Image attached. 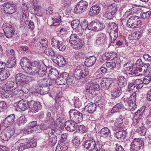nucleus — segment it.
<instances>
[{"label": "nucleus", "instance_id": "obj_50", "mask_svg": "<svg viewBox=\"0 0 151 151\" xmlns=\"http://www.w3.org/2000/svg\"><path fill=\"white\" fill-rule=\"evenodd\" d=\"M89 84L94 92L96 91H99L100 90V86L98 84L93 83L92 82H90Z\"/></svg>", "mask_w": 151, "mask_h": 151}, {"label": "nucleus", "instance_id": "obj_16", "mask_svg": "<svg viewBox=\"0 0 151 151\" xmlns=\"http://www.w3.org/2000/svg\"><path fill=\"white\" fill-rule=\"evenodd\" d=\"M21 66L23 69L24 70L25 68H27L31 65L30 61L27 58H22L20 63Z\"/></svg>", "mask_w": 151, "mask_h": 151}, {"label": "nucleus", "instance_id": "obj_62", "mask_svg": "<svg viewBox=\"0 0 151 151\" xmlns=\"http://www.w3.org/2000/svg\"><path fill=\"white\" fill-rule=\"evenodd\" d=\"M66 80H64L60 78H57L55 81L56 83L58 85H65Z\"/></svg>", "mask_w": 151, "mask_h": 151}, {"label": "nucleus", "instance_id": "obj_32", "mask_svg": "<svg viewBox=\"0 0 151 151\" xmlns=\"http://www.w3.org/2000/svg\"><path fill=\"white\" fill-rule=\"evenodd\" d=\"M28 104L27 103L23 100H21L19 101L17 104V106L18 108L22 111L25 110L28 107Z\"/></svg>", "mask_w": 151, "mask_h": 151}, {"label": "nucleus", "instance_id": "obj_51", "mask_svg": "<svg viewBox=\"0 0 151 151\" xmlns=\"http://www.w3.org/2000/svg\"><path fill=\"white\" fill-rule=\"evenodd\" d=\"M105 66H106L108 68H110L111 70L114 69V68L116 66V64L115 62H108L105 63Z\"/></svg>", "mask_w": 151, "mask_h": 151}, {"label": "nucleus", "instance_id": "obj_18", "mask_svg": "<svg viewBox=\"0 0 151 151\" xmlns=\"http://www.w3.org/2000/svg\"><path fill=\"white\" fill-rule=\"evenodd\" d=\"M52 19L53 25L54 26H58L61 22V16L58 13H54L52 14Z\"/></svg>", "mask_w": 151, "mask_h": 151}, {"label": "nucleus", "instance_id": "obj_55", "mask_svg": "<svg viewBox=\"0 0 151 151\" xmlns=\"http://www.w3.org/2000/svg\"><path fill=\"white\" fill-rule=\"evenodd\" d=\"M49 91V88L48 86L42 87L40 89V94L42 95H44L47 94Z\"/></svg>", "mask_w": 151, "mask_h": 151}, {"label": "nucleus", "instance_id": "obj_17", "mask_svg": "<svg viewBox=\"0 0 151 151\" xmlns=\"http://www.w3.org/2000/svg\"><path fill=\"white\" fill-rule=\"evenodd\" d=\"M64 127L69 132H73L76 129V126L70 121H67L64 124Z\"/></svg>", "mask_w": 151, "mask_h": 151}, {"label": "nucleus", "instance_id": "obj_7", "mask_svg": "<svg viewBox=\"0 0 151 151\" xmlns=\"http://www.w3.org/2000/svg\"><path fill=\"white\" fill-rule=\"evenodd\" d=\"M88 5V3L86 1H81L76 5L74 11L77 14L81 13L86 10Z\"/></svg>", "mask_w": 151, "mask_h": 151}, {"label": "nucleus", "instance_id": "obj_1", "mask_svg": "<svg viewBox=\"0 0 151 151\" xmlns=\"http://www.w3.org/2000/svg\"><path fill=\"white\" fill-rule=\"evenodd\" d=\"M142 24L140 17L136 15L130 16L127 21V26L132 29L139 28Z\"/></svg>", "mask_w": 151, "mask_h": 151}, {"label": "nucleus", "instance_id": "obj_43", "mask_svg": "<svg viewBox=\"0 0 151 151\" xmlns=\"http://www.w3.org/2000/svg\"><path fill=\"white\" fill-rule=\"evenodd\" d=\"M134 85L135 86L137 90L141 88L143 86V83L140 79H137L134 82Z\"/></svg>", "mask_w": 151, "mask_h": 151}, {"label": "nucleus", "instance_id": "obj_63", "mask_svg": "<svg viewBox=\"0 0 151 151\" xmlns=\"http://www.w3.org/2000/svg\"><path fill=\"white\" fill-rule=\"evenodd\" d=\"M6 103L4 101L0 102V112H2L6 108Z\"/></svg>", "mask_w": 151, "mask_h": 151}, {"label": "nucleus", "instance_id": "obj_21", "mask_svg": "<svg viewBox=\"0 0 151 151\" xmlns=\"http://www.w3.org/2000/svg\"><path fill=\"white\" fill-rule=\"evenodd\" d=\"M106 38V35L103 33L99 34L98 35L96 42L97 45H101L104 43Z\"/></svg>", "mask_w": 151, "mask_h": 151}, {"label": "nucleus", "instance_id": "obj_61", "mask_svg": "<svg viewBox=\"0 0 151 151\" xmlns=\"http://www.w3.org/2000/svg\"><path fill=\"white\" fill-rule=\"evenodd\" d=\"M102 146V145L100 144L99 142H96L95 145H94L92 150H94L95 151H98L101 150Z\"/></svg>", "mask_w": 151, "mask_h": 151}, {"label": "nucleus", "instance_id": "obj_20", "mask_svg": "<svg viewBox=\"0 0 151 151\" xmlns=\"http://www.w3.org/2000/svg\"><path fill=\"white\" fill-rule=\"evenodd\" d=\"M101 9L98 5H95L91 7L89 12V14L91 16L97 15L100 12Z\"/></svg>", "mask_w": 151, "mask_h": 151}, {"label": "nucleus", "instance_id": "obj_56", "mask_svg": "<svg viewBox=\"0 0 151 151\" xmlns=\"http://www.w3.org/2000/svg\"><path fill=\"white\" fill-rule=\"evenodd\" d=\"M80 22L78 20H74L71 22V25L72 28L76 29L78 26Z\"/></svg>", "mask_w": 151, "mask_h": 151}, {"label": "nucleus", "instance_id": "obj_28", "mask_svg": "<svg viewBox=\"0 0 151 151\" xmlns=\"http://www.w3.org/2000/svg\"><path fill=\"white\" fill-rule=\"evenodd\" d=\"M45 71V75L46 74V73L48 74L49 76H50V78L52 77V76H56L57 73H58L57 71L55 70L52 69L51 67H48L47 68Z\"/></svg>", "mask_w": 151, "mask_h": 151}, {"label": "nucleus", "instance_id": "obj_26", "mask_svg": "<svg viewBox=\"0 0 151 151\" xmlns=\"http://www.w3.org/2000/svg\"><path fill=\"white\" fill-rule=\"evenodd\" d=\"M123 119L120 118H118L115 121L114 125L115 127V129L121 130L122 129L124 126L123 124Z\"/></svg>", "mask_w": 151, "mask_h": 151}, {"label": "nucleus", "instance_id": "obj_64", "mask_svg": "<svg viewBox=\"0 0 151 151\" xmlns=\"http://www.w3.org/2000/svg\"><path fill=\"white\" fill-rule=\"evenodd\" d=\"M46 11V14L48 15L51 14L52 15V14L55 13L53 11V8L50 6H49L47 8Z\"/></svg>", "mask_w": 151, "mask_h": 151}, {"label": "nucleus", "instance_id": "obj_14", "mask_svg": "<svg viewBox=\"0 0 151 151\" xmlns=\"http://www.w3.org/2000/svg\"><path fill=\"white\" fill-rule=\"evenodd\" d=\"M96 60V58L94 56L87 57L86 58L85 65L88 67H91L95 63Z\"/></svg>", "mask_w": 151, "mask_h": 151}, {"label": "nucleus", "instance_id": "obj_24", "mask_svg": "<svg viewBox=\"0 0 151 151\" xmlns=\"http://www.w3.org/2000/svg\"><path fill=\"white\" fill-rule=\"evenodd\" d=\"M127 133L125 131L122 130L116 132L115 135V137L117 139H120L124 140L126 139V134Z\"/></svg>", "mask_w": 151, "mask_h": 151}, {"label": "nucleus", "instance_id": "obj_39", "mask_svg": "<svg viewBox=\"0 0 151 151\" xmlns=\"http://www.w3.org/2000/svg\"><path fill=\"white\" fill-rule=\"evenodd\" d=\"M57 138L55 134L50 136L49 139V143L52 147L56 143Z\"/></svg>", "mask_w": 151, "mask_h": 151}, {"label": "nucleus", "instance_id": "obj_37", "mask_svg": "<svg viewBox=\"0 0 151 151\" xmlns=\"http://www.w3.org/2000/svg\"><path fill=\"white\" fill-rule=\"evenodd\" d=\"M141 118H139L137 116H134L133 118V122L132 125L136 128L139 127L141 124V122H140Z\"/></svg>", "mask_w": 151, "mask_h": 151}, {"label": "nucleus", "instance_id": "obj_8", "mask_svg": "<svg viewBox=\"0 0 151 151\" xmlns=\"http://www.w3.org/2000/svg\"><path fill=\"white\" fill-rule=\"evenodd\" d=\"M28 107L32 113H36L42 108V106L40 102L31 101L28 103Z\"/></svg>", "mask_w": 151, "mask_h": 151}, {"label": "nucleus", "instance_id": "obj_4", "mask_svg": "<svg viewBox=\"0 0 151 151\" xmlns=\"http://www.w3.org/2000/svg\"><path fill=\"white\" fill-rule=\"evenodd\" d=\"M69 114L70 119L74 123L78 124L82 120L83 114L76 110H70L69 111Z\"/></svg>", "mask_w": 151, "mask_h": 151}, {"label": "nucleus", "instance_id": "obj_13", "mask_svg": "<svg viewBox=\"0 0 151 151\" xmlns=\"http://www.w3.org/2000/svg\"><path fill=\"white\" fill-rule=\"evenodd\" d=\"M37 124L36 121H33L29 123L28 127L23 129L24 133L25 134H29L34 130V127H35Z\"/></svg>", "mask_w": 151, "mask_h": 151}, {"label": "nucleus", "instance_id": "obj_5", "mask_svg": "<svg viewBox=\"0 0 151 151\" xmlns=\"http://www.w3.org/2000/svg\"><path fill=\"white\" fill-rule=\"evenodd\" d=\"M16 84L20 85L28 84L32 80V77L27 76L21 73L17 74L15 77Z\"/></svg>", "mask_w": 151, "mask_h": 151}, {"label": "nucleus", "instance_id": "obj_42", "mask_svg": "<svg viewBox=\"0 0 151 151\" xmlns=\"http://www.w3.org/2000/svg\"><path fill=\"white\" fill-rule=\"evenodd\" d=\"M79 37L76 34H72L71 35L69 39V42L71 44L76 42L80 39Z\"/></svg>", "mask_w": 151, "mask_h": 151}, {"label": "nucleus", "instance_id": "obj_49", "mask_svg": "<svg viewBox=\"0 0 151 151\" xmlns=\"http://www.w3.org/2000/svg\"><path fill=\"white\" fill-rule=\"evenodd\" d=\"M27 122V119L24 116H22L19 117L17 120L16 122L19 125L23 124Z\"/></svg>", "mask_w": 151, "mask_h": 151}, {"label": "nucleus", "instance_id": "obj_31", "mask_svg": "<svg viewBox=\"0 0 151 151\" xmlns=\"http://www.w3.org/2000/svg\"><path fill=\"white\" fill-rule=\"evenodd\" d=\"M55 57L56 58V61L58 64L64 66L66 65L67 61L63 56L56 55Z\"/></svg>", "mask_w": 151, "mask_h": 151}, {"label": "nucleus", "instance_id": "obj_3", "mask_svg": "<svg viewBox=\"0 0 151 151\" xmlns=\"http://www.w3.org/2000/svg\"><path fill=\"white\" fill-rule=\"evenodd\" d=\"M36 145L37 142L35 139H24L23 141V142L20 144L17 147L18 150L19 151H22L27 148L35 147Z\"/></svg>", "mask_w": 151, "mask_h": 151}, {"label": "nucleus", "instance_id": "obj_41", "mask_svg": "<svg viewBox=\"0 0 151 151\" xmlns=\"http://www.w3.org/2000/svg\"><path fill=\"white\" fill-rule=\"evenodd\" d=\"M59 37L55 36L52 37L51 40V45L52 46L55 48L60 42Z\"/></svg>", "mask_w": 151, "mask_h": 151}, {"label": "nucleus", "instance_id": "obj_10", "mask_svg": "<svg viewBox=\"0 0 151 151\" xmlns=\"http://www.w3.org/2000/svg\"><path fill=\"white\" fill-rule=\"evenodd\" d=\"M100 134L102 137L106 139L107 141L110 140L111 139L110 131L107 127L103 128L101 130Z\"/></svg>", "mask_w": 151, "mask_h": 151}, {"label": "nucleus", "instance_id": "obj_40", "mask_svg": "<svg viewBox=\"0 0 151 151\" xmlns=\"http://www.w3.org/2000/svg\"><path fill=\"white\" fill-rule=\"evenodd\" d=\"M88 23L87 21L86 20H84L83 22H82L81 24V27L83 30L84 31H86V30H91L90 29L88 28L89 27H91V23H90L89 26H88Z\"/></svg>", "mask_w": 151, "mask_h": 151}, {"label": "nucleus", "instance_id": "obj_53", "mask_svg": "<svg viewBox=\"0 0 151 151\" xmlns=\"http://www.w3.org/2000/svg\"><path fill=\"white\" fill-rule=\"evenodd\" d=\"M48 81L46 79H44L40 80L38 81V85L41 87H43L48 86ZM50 85V84H48Z\"/></svg>", "mask_w": 151, "mask_h": 151}, {"label": "nucleus", "instance_id": "obj_60", "mask_svg": "<svg viewBox=\"0 0 151 151\" xmlns=\"http://www.w3.org/2000/svg\"><path fill=\"white\" fill-rule=\"evenodd\" d=\"M151 80V77L150 76H146L144 77L142 82L145 84H147L150 82Z\"/></svg>", "mask_w": 151, "mask_h": 151}, {"label": "nucleus", "instance_id": "obj_6", "mask_svg": "<svg viewBox=\"0 0 151 151\" xmlns=\"http://www.w3.org/2000/svg\"><path fill=\"white\" fill-rule=\"evenodd\" d=\"M144 145L143 140L142 139H134L130 144V150L131 151H138Z\"/></svg>", "mask_w": 151, "mask_h": 151}, {"label": "nucleus", "instance_id": "obj_9", "mask_svg": "<svg viewBox=\"0 0 151 151\" xmlns=\"http://www.w3.org/2000/svg\"><path fill=\"white\" fill-rule=\"evenodd\" d=\"M91 27H90L88 29L96 32L101 31L105 28L104 23L99 21H97L96 22H92L91 23Z\"/></svg>", "mask_w": 151, "mask_h": 151}, {"label": "nucleus", "instance_id": "obj_30", "mask_svg": "<svg viewBox=\"0 0 151 151\" xmlns=\"http://www.w3.org/2000/svg\"><path fill=\"white\" fill-rule=\"evenodd\" d=\"M142 35V33L139 31H137L132 33L129 36L130 39L136 40L139 39Z\"/></svg>", "mask_w": 151, "mask_h": 151}, {"label": "nucleus", "instance_id": "obj_38", "mask_svg": "<svg viewBox=\"0 0 151 151\" xmlns=\"http://www.w3.org/2000/svg\"><path fill=\"white\" fill-rule=\"evenodd\" d=\"M10 52L11 54V56H10L11 58L10 61V68L13 67L15 65L16 63V60H15V52L14 50L12 49L10 50Z\"/></svg>", "mask_w": 151, "mask_h": 151}, {"label": "nucleus", "instance_id": "obj_33", "mask_svg": "<svg viewBox=\"0 0 151 151\" xmlns=\"http://www.w3.org/2000/svg\"><path fill=\"white\" fill-rule=\"evenodd\" d=\"M122 94V91L120 88L116 87L114 88L111 91V95L114 97L117 98Z\"/></svg>", "mask_w": 151, "mask_h": 151}, {"label": "nucleus", "instance_id": "obj_54", "mask_svg": "<svg viewBox=\"0 0 151 151\" xmlns=\"http://www.w3.org/2000/svg\"><path fill=\"white\" fill-rule=\"evenodd\" d=\"M72 142L75 147H78L80 142L79 137L78 136L75 137L73 139Z\"/></svg>", "mask_w": 151, "mask_h": 151}, {"label": "nucleus", "instance_id": "obj_59", "mask_svg": "<svg viewBox=\"0 0 151 151\" xmlns=\"http://www.w3.org/2000/svg\"><path fill=\"white\" fill-rule=\"evenodd\" d=\"M16 4L12 2L10 4V14L14 13L16 11Z\"/></svg>", "mask_w": 151, "mask_h": 151}, {"label": "nucleus", "instance_id": "obj_29", "mask_svg": "<svg viewBox=\"0 0 151 151\" xmlns=\"http://www.w3.org/2000/svg\"><path fill=\"white\" fill-rule=\"evenodd\" d=\"M33 8L35 15L38 16H41L43 15L42 8L40 6L38 5H34Z\"/></svg>", "mask_w": 151, "mask_h": 151}, {"label": "nucleus", "instance_id": "obj_12", "mask_svg": "<svg viewBox=\"0 0 151 151\" xmlns=\"http://www.w3.org/2000/svg\"><path fill=\"white\" fill-rule=\"evenodd\" d=\"M97 106L94 103H90L87 104L84 108V111H83V113L84 111H86L88 113L92 114L96 111Z\"/></svg>", "mask_w": 151, "mask_h": 151}, {"label": "nucleus", "instance_id": "obj_44", "mask_svg": "<svg viewBox=\"0 0 151 151\" xmlns=\"http://www.w3.org/2000/svg\"><path fill=\"white\" fill-rule=\"evenodd\" d=\"M86 90L87 92L88 93L87 95L90 96V98H92L94 97V96L95 95V93L94 91H93V90L89 83Z\"/></svg>", "mask_w": 151, "mask_h": 151}, {"label": "nucleus", "instance_id": "obj_52", "mask_svg": "<svg viewBox=\"0 0 151 151\" xmlns=\"http://www.w3.org/2000/svg\"><path fill=\"white\" fill-rule=\"evenodd\" d=\"M151 12L150 11H147L146 12H142L141 13V17L143 19H148L151 16Z\"/></svg>", "mask_w": 151, "mask_h": 151}, {"label": "nucleus", "instance_id": "obj_46", "mask_svg": "<svg viewBox=\"0 0 151 151\" xmlns=\"http://www.w3.org/2000/svg\"><path fill=\"white\" fill-rule=\"evenodd\" d=\"M108 28L110 30V32L112 31L118 30V26L114 22L109 23Z\"/></svg>", "mask_w": 151, "mask_h": 151}, {"label": "nucleus", "instance_id": "obj_22", "mask_svg": "<svg viewBox=\"0 0 151 151\" xmlns=\"http://www.w3.org/2000/svg\"><path fill=\"white\" fill-rule=\"evenodd\" d=\"M117 83L120 88L125 87L127 84L125 78L122 76H119L117 78Z\"/></svg>", "mask_w": 151, "mask_h": 151}, {"label": "nucleus", "instance_id": "obj_25", "mask_svg": "<svg viewBox=\"0 0 151 151\" xmlns=\"http://www.w3.org/2000/svg\"><path fill=\"white\" fill-rule=\"evenodd\" d=\"M45 65L42 62H39L38 65H37V74L38 75L43 76L45 74V71H43V65Z\"/></svg>", "mask_w": 151, "mask_h": 151}, {"label": "nucleus", "instance_id": "obj_23", "mask_svg": "<svg viewBox=\"0 0 151 151\" xmlns=\"http://www.w3.org/2000/svg\"><path fill=\"white\" fill-rule=\"evenodd\" d=\"M124 107L121 102H120L115 105L111 111L112 113L119 112L123 110Z\"/></svg>", "mask_w": 151, "mask_h": 151}, {"label": "nucleus", "instance_id": "obj_27", "mask_svg": "<svg viewBox=\"0 0 151 151\" xmlns=\"http://www.w3.org/2000/svg\"><path fill=\"white\" fill-rule=\"evenodd\" d=\"M24 71L28 74L31 75H35L37 73V71L35 67L31 65L27 68H25Z\"/></svg>", "mask_w": 151, "mask_h": 151}, {"label": "nucleus", "instance_id": "obj_36", "mask_svg": "<svg viewBox=\"0 0 151 151\" xmlns=\"http://www.w3.org/2000/svg\"><path fill=\"white\" fill-rule=\"evenodd\" d=\"M83 42L81 39L78 40L77 42L71 44V46L73 48L78 50L80 49L83 47Z\"/></svg>", "mask_w": 151, "mask_h": 151}, {"label": "nucleus", "instance_id": "obj_11", "mask_svg": "<svg viewBox=\"0 0 151 151\" xmlns=\"http://www.w3.org/2000/svg\"><path fill=\"white\" fill-rule=\"evenodd\" d=\"M112 82L111 79L110 78H104L101 80V86L102 88L104 89H108L109 88Z\"/></svg>", "mask_w": 151, "mask_h": 151}, {"label": "nucleus", "instance_id": "obj_15", "mask_svg": "<svg viewBox=\"0 0 151 151\" xmlns=\"http://www.w3.org/2000/svg\"><path fill=\"white\" fill-rule=\"evenodd\" d=\"M96 141L93 138H91L89 139L86 141L84 144V147L87 149L92 150L94 145H95Z\"/></svg>", "mask_w": 151, "mask_h": 151}, {"label": "nucleus", "instance_id": "obj_19", "mask_svg": "<svg viewBox=\"0 0 151 151\" xmlns=\"http://www.w3.org/2000/svg\"><path fill=\"white\" fill-rule=\"evenodd\" d=\"M146 72L145 69L138 67H134L132 70V73L136 76L142 75L144 74Z\"/></svg>", "mask_w": 151, "mask_h": 151}, {"label": "nucleus", "instance_id": "obj_48", "mask_svg": "<svg viewBox=\"0 0 151 151\" xmlns=\"http://www.w3.org/2000/svg\"><path fill=\"white\" fill-rule=\"evenodd\" d=\"M44 53L48 56H54L55 57L56 55L52 49L47 48L44 51Z\"/></svg>", "mask_w": 151, "mask_h": 151}, {"label": "nucleus", "instance_id": "obj_45", "mask_svg": "<svg viewBox=\"0 0 151 151\" xmlns=\"http://www.w3.org/2000/svg\"><path fill=\"white\" fill-rule=\"evenodd\" d=\"M55 48L59 51H63L65 49L66 47L64 43L60 41Z\"/></svg>", "mask_w": 151, "mask_h": 151}, {"label": "nucleus", "instance_id": "obj_57", "mask_svg": "<svg viewBox=\"0 0 151 151\" xmlns=\"http://www.w3.org/2000/svg\"><path fill=\"white\" fill-rule=\"evenodd\" d=\"M71 105H73L75 107H78L81 105V101L79 98H75L74 100H73V102L71 104Z\"/></svg>", "mask_w": 151, "mask_h": 151}, {"label": "nucleus", "instance_id": "obj_35", "mask_svg": "<svg viewBox=\"0 0 151 151\" xmlns=\"http://www.w3.org/2000/svg\"><path fill=\"white\" fill-rule=\"evenodd\" d=\"M38 44L41 48H45L48 46L47 40L46 38H43L39 41Z\"/></svg>", "mask_w": 151, "mask_h": 151}, {"label": "nucleus", "instance_id": "obj_2", "mask_svg": "<svg viewBox=\"0 0 151 151\" xmlns=\"http://www.w3.org/2000/svg\"><path fill=\"white\" fill-rule=\"evenodd\" d=\"M89 73V71L87 68L84 67L83 65H79L75 69L74 76L76 79H80L85 77Z\"/></svg>", "mask_w": 151, "mask_h": 151}, {"label": "nucleus", "instance_id": "obj_58", "mask_svg": "<svg viewBox=\"0 0 151 151\" xmlns=\"http://www.w3.org/2000/svg\"><path fill=\"white\" fill-rule=\"evenodd\" d=\"M3 6L4 7V12L5 13L7 14H9V3H5L3 4Z\"/></svg>", "mask_w": 151, "mask_h": 151}, {"label": "nucleus", "instance_id": "obj_47", "mask_svg": "<svg viewBox=\"0 0 151 151\" xmlns=\"http://www.w3.org/2000/svg\"><path fill=\"white\" fill-rule=\"evenodd\" d=\"M128 91L130 92L135 93L137 91V89L134 85V83H129L128 84Z\"/></svg>", "mask_w": 151, "mask_h": 151}, {"label": "nucleus", "instance_id": "obj_34", "mask_svg": "<svg viewBox=\"0 0 151 151\" xmlns=\"http://www.w3.org/2000/svg\"><path fill=\"white\" fill-rule=\"evenodd\" d=\"M132 96H130L127 102H128V105L129 109L131 111H133L137 108L136 105L132 101Z\"/></svg>", "mask_w": 151, "mask_h": 151}]
</instances>
